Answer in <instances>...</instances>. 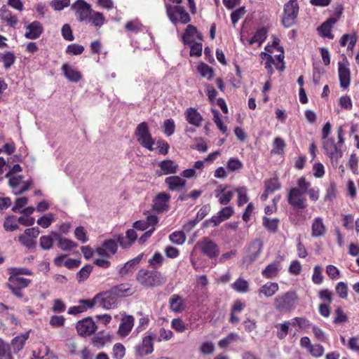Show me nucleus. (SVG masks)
<instances>
[{
  "instance_id": "9b49d317",
  "label": "nucleus",
  "mask_w": 359,
  "mask_h": 359,
  "mask_svg": "<svg viewBox=\"0 0 359 359\" xmlns=\"http://www.w3.org/2000/svg\"><path fill=\"white\" fill-rule=\"evenodd\" d=\"M196 247H198L201 251L210 259H213L219 255L218 245L209 237H204L198 241Z\"/></svg>"
},
{
  "instance_id": "6ab92c4d",
  "label": "nucleus",
  "mask_w": 359,
  "mask_h": 359,
  "mask_svg": "<svg viewBox=\"0 0 359 359\" xmlns=\"http://www.w3.org/2000/svg\"><path fill=\"white\" fill-rule=\"evenodd\" d=\"M186 121L191 125L200 127L202 124L203 116L196 108H187L184 112Z\"/></svg>"
},
{
  "instance_id": "680f3d73",
  "label": "nucleus",
  "mask_w": 359,
  "mask_h": 359,
  "mask_svg": "<svg viewBox=\"0 0 359 359\" xmlns=\"http://www.w3.org/2000/svg\"><path fill=\"white\" fill-rule=\"evenodd\" d=\"M236 191L238 194V205L241 206L248 201V197L247 196V189L245 187H239L236 189Z\"/></svg>"
},
{
  "instance_id": "2eb2a0df",
  "label": "nucleus",
  "mask_w": 359,
  "mask_h": 359,
  "mask_svg": "<svg viewBox=\"0 0 359 359\" xmlns=\"http://www.w3.org/2000/svg\"><path fill=\"white\" fill-rule=\"evenodd\" d=\"M117 249V241L114 239H108L96 249L95 252L102 257H110L116 252Z\"/></svg>"
},
{
  "instance_id": "20e7f679",
  "label": "nucleus",
  "mask_w": 359,
  "mask_h": 359,
  "mask_svg": "<svg viewBox=\"0 0 359 359\" xmlns=\"http://www.w3.org/2000/svg\"><path fill=\"white\" fill-rule=\"evenodd\" d=\"M323 149L325 154L330 158L332 163L337 165L339 160L344 154V143H340V141L336 142L334 137L324 140L322 142Z\"/></svg>"
},
{
  "instance_id": "f03ea898",
  "label": "nucleus",
  "mask_w": 359,
  "mask_h": 359,
  "mask_svg": "<svg viewBox=\"0 0 359 359\" xmlns=\"http://www.w3.org/2000/svg\"><path fill=\"white\" fill-rule=\"evenodd\" d=\"M137 282L144 288H154L163 285L166 278L157 270L141 269L136 274Z\"/></svg>"
},
{
  "instance_id": "bb28decb",
  "label": "nucleus",
  "mask_w": 359,
  "mask_h": 359,
  "mask_svg": "<svg viewBox=\"0 0 359 359\" xmlns=\"http://www.w3.org/2000/svg\"><path fill=\"white\" fill-rule=\"evenodd\" d=\"M335 23L336 19H327L318 28V31L323 36L332 39L334 35L332 34V28Z\"/></svg>"
},
{
  "instance_id": "79ce46f5",
  "label": "nucleus",
  "mask_w": 359,
  "mask_h": 359,
  "mask_svg": "<svg viewBox=\"0 0 359 359\" xmlns=\"http://www.w3.org/2000/svg\"><path fill=\"white\" fill-rule=\"evenodd\" d=\"M357 38L355 35L346 34L341 36L339 43L341 46H345L347 43H348V49H352L355 44Z\"/></svg>"
},
{
  "instance_id": "6e6d98bb",
  "label": "nucleus",
  "mask_w": 359,
  "mask_h": 359,
  "mask_svg": "<svg viewBox=\"0 0 359 359\" xmlns=\"http://www.w3.org/2000/svg\"><path fill=\"white\" fill-rule=\"evenodd\" d=\"M175 124L172 118L167 119L163 123V132L167 136H171L175 133Z\"/></svg>"
},
{
  "instance_id": "a18cd8bd",
  "label": "nucleus",
  "mask_w": 359,
  "mask_h": 359,
  "mask_svg": "<svg viewBox=\"0 0 359 359\" xmlns=\"http://www.w3.org/2000/svg\"><path fill=\"white\" fill-rule=\"evenodd\" d=\"M164 258L160 252H155L152 257L149 259L148 264L151 266L154 270H156L157 268L161 266L163 264Z\"/></svg>"
},
{
  "instance_id": "4d7b16f0",
  "label": "nucleus",
  "mask_w": 359,
  "mask_h": 359,
  "mask_svg": "<svg viewBox=\"0 0 359 359\" xmlns=\"http://www.w3.org/2000/svg\"><path fill=\"white\" fill-rule=\"evenodd\" d=\"M113 354L116 359H122L126 354V348L121 343H116L113 346Z\"/></svg>"
},
{
  "instance_id": "a878e982",
  "label": "nucleus",
  "mask_w": 359,
  "mask_h": 359,
  "mask_svg": "<svg viewBox=\"0 0 359 359\" xmlns=\"http://www.w3.org/2000/svg\"><path fill=\"white\" fill-rule=\"evenodd\" d=\"M165 182L168 185L169 189L171 191L177 190L184 187L186 184V181L177 175L166 177Z\"/></svg>"
},
{
  "instance_id": "c756f323",
  "label": "nucleus",
  "mask_w": 359,
  "mask_h": 359,
  "mask_svg": "<svg viewBox=\"0 0 359 359\" xmlns=\"http://www.w3.org/2000/svg\"><path fill=\"white\" fill-rule=\"evenodd\" d=\"M109 290L116 298L126 297L132 294L131 287L128 283H122L114 286Z\"/></svg>"
},
{
  "instance_id": "13d9d810",
  "label": "nucleus",
  "mask_w": 359,
  "mask_h": 359,
  "mask_svg": "<svg viewBox=\"0 0 359 359\" xmlns=\"http://www.w3.org/2000/svg\"><path fill=\"white\" fill-rule=\"evenodd\" d=\"M323 269L321 266L317 265L313 269L312 276V280L315 284L320 285L323 283V276L322 275Z\"/></svg>"
},
{
  "instance_id": "58836bf2",
  "label": "nucleus",
  "mask_w": 359,
  "mask_h": 359,
  "mask_svg": "<svg viewBox=\"0 0 359 359\" xmlns=\"http://www.w3.org/2000/svg\"><path fill=\"white\" fill-rule=\"evenodd\" d=\"M57 246L63 251H69L72 249L76 248L78 245L76 243L70 239L62 237V238H60L59 242L57 243Z\"/></svg>"
},
{
  "instance_id": "393cba45",
  "label": "nucleus",
  "mask_w": 359,
  "mask_h": 359,
  "mask_svg": "<svg viewBox=\"0 0 359 359\" xmlns=\"http://www.w3.org/2000/svg\"><path fill=\"white\" fill-rule=\"evenodd\" d=\"M279 290V285L276 283L268 282L262 285L258 290L259 294H263L266 297H273Z\"/></svg>"
},
{
  "instance_id": "0e129e2a",
  "label": "nucleus",
  "mask_w": 359,
  "mask_h": 359,
  "mask_svg": "<svg viewBox=\"0 0 359 359\" xmlns=\"http://www.w3.org/2000/svg\"><path fill=\"white\" fill-rule=\"evenodd\" d=\"M243 168L242 162L235 158H231L227 162V168L231 171H237Z\"/></svg>"
},
{
  "instance_id": "5701e85b",
  "label": "nucleus",
  "mask_w": 359,
  "mask_h": 359,
  "mask_svg": "<svg viewBox=\"0 0 359 359\" xmlns=\"http://www.w3.org/2000/svg\"><path fill=\"white\" fill-rule=\"evenodd\" d=\"M27 32L25 36L29 39H38L43 32L41 24L38 21H34L27 27Z\"/></svg>"
},
{
  "instance_id": "2f4dec72",
  "label": "nucleus",
  "mask_w": 359,
  "mask_h": 359,
  "mask_svg": "<svg viewBox=\"0 0 359 359\" xmlns=\"http://www.w3.org/2000/svg\"><path fill=\"white\" fill-rule=\"evenodd\" d=\"M267 36V29L265 27L259 29L254 36L249 41L250 44L257 43L260 46L262 43L266 40Z\"/></svg>"
},
{
  "instance_id": "4468645a",
  "label": "nucleus",
  "mask_w": 359,
  "mask_h": 359,
  "mask_svg": "<svg viewBox=\"0 0 359 359\" xmlns=\"http://www.w3.org/2000/svg\"><path fill=\"white\" fill-rule=\"evenodd\" d=\"M348 61L346 57H344V62H339L338 63V73L340 87L346 89L347 88L351 83V72L349 68L347 67Z\"/></svg>"
},
{
  "instance_id": "b1692460",
  "label": "nucleus",
  "mask_w": 359,
  "mask_h": 359,
  "mask_svg": "<svg viewBox=\"0 0 359 359\" xmlns=\"http://www.w3.org/2000/svg\"><path fill=\"white\" fill-rule=\"evenodd\" d=\"M134 325V318L132 316H127L121 319L118 333L120 336L124 337L128 335Z\"/></svg>"
},
{
  "instance_id": "09e8293b",
  "label": "nucleus",
  "mask_w": 359,
  "mask_h": 359,
  "mask_svg": "<svg viewBox=\"0 0 359 359\" xmlns=\"http://www.w3.org/2000/svg\"><path fill=\"white\" fill-rule=\"evenodd\" d=\"M198 71L202 76L206 77L208 80L213 77V69L206 64H201L198 67Z\"/></svg>"
},
{
  "instance_id": "052dcab7",
  "label": "nucleus",
  "mask_w": 359,
  "mask_h": 359,
  "mask_svg": "<svg viewBox=\"0 0 359 359\" xmlns=\"http://www.w3.org/2000/svg\"><path fill=\"white\" fill-rule=\"evenodd\" d=\"M53 220V214H47L44 215L37 220V224L42 226L43 228H48L50 226Z\"/></svg>"
},
{
  "instance_id": "6e6552de",
  "label": "nucleus",
  "mask_w": 359,
  "mask_h": 359,
  "mask_svg": "<svg viewBox=\"0 0 359 359\" xmlns=\"http://www.w3.org/2000/svg\"><path fill=\"white\" fill-rule=\"evenodd\" d=\"M299 5L296 0H290L284 6L282 22L285 27L290 28L297 22Z\"/></svg>"
},
{
  "instance_id": "603ef678",
  "label": "nucleus",
  "mask_w": 359,
  "mask_h": 359,
  "mask_svg": "<svg viewBox=\"0 0 359 359\" xmlns=\"http://www.w3.org/2000/svg\"><path fill=\"white\" fill-rule=\"evenodd\" d=\"M8 272L10 276H15L17 277H20V275H27L31 276L32 275V271L27 268H15L11 267L8 269Z\"/></svg>"
},
{
  "instance_id": "cd10ccee",
  "label": "nucleus",
  "mask_w": 359,
  "mask_h": 359,
  "mask_svg": "<svg viewBox=\"0 0 359 359\" xmlns=\"http://www.w3.org/2000/svg\"><path fill=\"white\" fill-rule=\"evenodd\" d=\"M62 70L64 73L65 76L72 82H78L81 79V74L73 69L67 64H64L62 66Z\"/></svg>"
},
{
  "instance_id": "a19ab883",
  "label": "nucleus",
  "mask_w": 359,
  "mask_h": 359,
  "mask_svg": "<svg viewBox=\"0 0 359 359\" xmlns=\"http://www.w3.org/2000/svg\"><path fill=\"white\" fill-rule=\"evenodd\" d=\"M265 189L266 191L273 194L274 191L280 189V184L278 177H273L265 181Z\"/></svg>"
},
{
  "instance_id": "ea45409f",
  "label": "nucleus",
  "mask_w": 359,
  "mask_h": 359,
  "mask_svg": "<svg viewBox=\"0 0 359 359\" xmlns=\"http://www.w3.org/2000/svg\"><path fill=\"white\" fill-rule=\"evenodd\" d=\"M142 25L138 20L128 21L125 25V29L128 32L137 34L142 30Z\"/></svg>"
},
{
  "instance_id": "9d476101",
  "label": "nucleus",
  "mask_w": 359,
  "mask_h": 359,
  "mask_svg": "<svg viewBox=\"0 0 359 359\" xmlns=\"http://www.w3.org/2000/svg\"><path fill=\"white\" fill-rule=\"evenodd\" d=\"M71 8L74 11L76 20L79 22H86L93 11L91 6L84 0H76Z\"/></svg>"
},
{
  "instance_id": "f8f14e48",
  "label": "nucleus",
  "mask_w": 359,
  "mask_h": 359,
  "mask_svg": "<svg viewBox=\"0 0 359 359\" xmlns=\"http://www.w3.org/2000/svg\"><path fill=\"white\" fill-rule=\"evenodd\" d=\"M156 338L154 334L145 336L141 344L135 347V355L138 358L150 355L154 351V340Z\"/></svg>"
},
{
  "instance_id": "7ed1b4c3",
  "label": "nucleus",
  "mask_w": 359,
  "mask_h": 359,
  "mask_svg": "<svg viewBox=\"0 0 359 359\" xmlns=\"http://www.w3.org/2000/svg\"><path fill=\"white\" fill-rule=\"evenodd\" d=\"M299 296L296 291L289 290L276 297L273 302L275 309L281 312L290 313L296 308Z\"/></svg>"
},
{
  "instance_id": "f3484780",
  "label": "nucleus",
  "mask_w": 359,
  "mask_h": 359,
  "mask_svg": "<svg viewBox=\"0 0 359 359\" xmlns=\"http://www.w3.org/2000/svg\"><path fill=\"white\" fill-rule=\"evenodd\" d=\"M137 237L136 231L134 229H129L126 231V236L117 235L116 241L122 248H128L134 243Z\"/></svg>"
},
{
  "instance_id": "de8ad7c7",
  "label": "nucleus",
  "mask_w": 359,
  "mask_h": 359,
  "mask_svg": "<svg viewBox=\"0 0 359 359\" xmlns=\"http://www.w3.org/2000/svg\"><path fill=\"white\" fill-rule=\"evenodd\" d=\"M212 113L214 115V123L222 133H226L227 132V127L222 122L219 112L217 109H212Z\"/></svg>"
},
{
  "instance_id": "39448f33",
  "label": "nucleus",
  "mask_w": 359,
  "mask_h": 359,
  "mask_svg": "<svg viewBox=\"0 0 359 359\" xmlns=\"http://www.w3.org/2000/svg\"><path fill=\"white\" fill-rule=\"evenodd\" d=\"M135 135L137 141L143 147L149 149V151L154 150V140H153L149 131V126L147 122H142L137 125Z\"/></svg>"
},
{
  "instance_id": "dca6fc26",
  "label": "nucleus",
  "mask_w": 359,
  "mask_h": 359,
  "mask_svg": "<svg viewBox=\"0 0 359 359\" xmlns=\"http://www.w3.org/2000/svg\"><path fill=\"white\" fill-rule=\"evenodd\" d=\"M99 300L98 305L105 309H112L117 306V298L111 292L110 290L97 294Z\"/></svg>"
},
{
  "instance_id": "4c0bfd02",
  "label": "nucleus",
  "mask_w": 359,
  "mask_h": 359,
  "mask_svg": "<svg viewBox=\"0 0 359 359\" xmlns=\"http://www.w3.org/2000/svg\"><path fill=\"white\" fill-rule=\"evenodd\" d=\"M28 338L29 332H25L15 337L12 341V345L14 349L18 351L21 350L23 348L25 343Z\"/></svg>"
},
{
  "instance_id": "e433bc0d",
  "label": "nucleus",
  "mask_w": 359,
  "mask_h": 359,
  "mask_svg": "<svg viewBox=\"0 0 359 359\" xmlns=\"http://www.w3.org/2000/svg\"><path fill=\"white\" fill-rule=\"evenodd\" d=\"M232 288L238 292L246 293L249 290V284L246 280L239 278L233 283Z\"/></svg>"
},
{
  "instance_id": "4be33fe9",
  "label": "nucleus",
  "mask_w": 359,
  "mask_h": 359,
  "mask_svg": "<svg viewBox=\"0 0 359 359\" xmlns=\"http://www.w3.org/2000/svg\"><path fill=\"white\" fill-rule=\"evenodd\" d=\"M159 167L161 170L157 172L159 176L162 175L174 174L178 169V165L170 159L161 161L159 163Z\"/></svg>"
},
{
  "instance_id": "3c124183",
  "label": "nucleus",
  "mask_w": 359,
  "mask_h": 359,
  "mask_svg": "<svg viewBox=\"0 0 359 359\" xmlns=\"http://www.w3.org/2000/svg\"><path fill=\"white\" fill-rule=\"evenodd\" d=\"M239 338V336L238 334L235 332H231L229 334L227 335L225 338L221 339L218 345L220 348H224L227 347L233 341L236 340Z\"/></svg>"
},
{
  "instance_id": "7c9ffc66",
  "label": "nucleus",
  "mask_w": 359,
  "mask_h": 359,
  "mask_svg": "<svg viewBox=\"0 0 359 359\" xmlns=\"http://www.w3.org/2000/svg\"><path fill=\"white\" fill-rule=\"evenodd\" d=\"M170 309L176 313H179L184 309V300L178 294H172L169 299Z\"/></svg>"
},
{
  "instance_id": "ddd939ff",
  "label": "nucleus",
  "mask_w": 359,
  "mask_h": 359,
  "mask_svg": "<svg viewBox=\"0 0 359 359\" xmlns=\"http://www.w3.org/2000/svg\"><path fill=\"white\" fill-rule=\"evenodd\" d=\"M96 329L97 326L90 317L85 318L79 320L76 324L77 332L82 337L91 335L96 331Z\"/></svg>"
},
{
  "instance_id": "37998d69",
  "label": "nucleus",
  "mask_w": 359,
  "mask_h": 359,
  "mask_svg": "<svg viewBox=\"0 0 359 359\" xmlns=\"http://www.w3.org/2000/svg\"><path fill=\"white\" fill-rule=\"evenodd\" d=\"M93 269V266L90 264H87L82 267L76 274V278L79 283H82L87 280L89 277Z\"/></svg>"
},
{
  "instance_id": "aec40b11",
  "label": "nucleus",
  "mask_w": 359,
  "mask_h": 359,
  "mask_svg": "<svg viewBox=\"0 0 359 359\" xmlns=\"http://www.w3.org/2000/svg\"><path fill=\"white\" fill-rule=\"evenodd\" d=\"M227 188L226 185L220 184L215 190V196L220 204H228L233 196V193L231 191H226Z\"/></svg>"
},
{
  "instance_id": "69168bd1",
  "label": "nucleus",
  "mask_w": 359,
  "mask_h": 359,
  "mask_svg": "<svg viewBox=\"0 0 359 359\" xmlns=\"http://www.w3.org/2000/svg\"><path fill=\"white\" fill-rule=\"evenodd\" d=\"M75 237L77 240L81 241L82 243H85L88 242V237L86 235L85 229L83 226H79L76 228L74 231Z\"/></svg>"
},
{
  "instance_id": "473e14b6",
  "label": "nucleus",
  "mask_w": 359,
  "mask_h": 359,
  "mask_svg": "<svg viewBox=\"0 0 359 359\" xmlns=\"http://www.w3.org/2000/svg\"><path fill=\"white\" fill-rule=\"evenodd\" d=\"M279 219L277 218L271 219L267 217H263L262 223L264 226L270 232L276 233L278 229Z\"/></svg>"
},
{
  "instance_id": "1a4fd4ad",
  "label": "nucleus",
  "mask_w": 359,
  "mask_h": 359,
  "mask_svg": "<svg viewBox=\"0 0 359 359\" xmlns=\"http://www.w3.org/2000/svg\"><path fill=\"white\" fill-rule=\"evenodd\" d=\"M8 185L15 195H20L27 191L33 184L32 178L24 180L23 175L8 177Z\"/></svg>"
},
{
  "instance_id": "338daca9",
  "label": "nucleus",
  "mask_w": 359,
  "mask_h": 359,
  "mask_svg": "<svg viewBox=\"0 0 359 359\" xmlns=\"http://www.w3.org/2000/svg\"><path fill=\"white\" fill-rule=\"evenodd\" d=\"M308 351L315 358L321 357L325 352L323 346L320 344H312Z\"/></svg>"
},
{
  "instance_id": "c85d7f7f",
  "label": "nucleus",
  "mask_w": 359,
  "mask_h": 359,
  "mask_svg": "<svg viewBox=\"0 0 359 359\" xmlns=\"http://www.w3.org/2000/svg\"><path fill=\"white\" fill-rule=\"evenodd\" d=\"M0 19L6 22L11 27H14L18 22V18L13 15L6 6L0 9Z\"/></svg>"
},
{
  "instance_id": "f704fd0d",
  "label": "nucleus",
  "mask_w": 359,
  "mask_h": 359,
  "mask_svg": "<svg viewBox=\"0 0 359 359\" xmlns=\"http://www.w3.org/2000/svg\"><path fill=\"white\" fill-rule=\"evenodd\" d=\"M104 17L102 13L93 10L89 20H87L86 23L90 22L95 27H100L102 25H104Z\"/></svg>"
},
{
  "instance_id": "bf43d9fd",
  "label": "nucleus",
  "mask_w": 359,
  "mask_h": 359,
  "mask_svg": "<svg viewBox=\"0 0 359 359\" xmlns=\"http://www.w3.org/2000/svg\"><path fill=\"white\" fill-rule=\"evenodd\" d=\"M19 242L29 249L34 248L36 247V241L32 238H29L27 235L21 234L18 237Z\"/></svg>"
},
{
  "instance_id": "412c9836",
  "label": "nucleus",
  "mask_w": 359,
  "mask_h": 359,
  "mask_svg": "<svg viewBox=\"0 0 359 359\" xmlns=\"http://www.w3.org/2000/svg\"><path fill=\"white\" fill-rule=\"evenodd\" d=\"M327 228L322 217H316L311 224V236L313 238H321L325 235Z\"/></svg>"
},
{
  "instance_id": "e2e57ef3",
  "label": "nucleus",
  "mask_w": 359,
  "mask_h": 359,
  "mask_svg": "<svg viewBox=\"0 0 359 359\" xmlns=\"http://www.w3.org/2000/svg\"><path fill=\"white\" fill-rule=\"evenodd\" d=\"M246 11L244 6L235 10L231 14L232 24L235 26L238 21L245 15Z\"/></svg>"
},
{
  "instance_id": "5fc2aeb1",
  "label": "nucleus",
  "mask_w": 359,
  "mask_h": 359,
  "mask_svg": "<svg viewBox=\"0 0 359 359\" xmlns=\"http://www.w3.org/2000/svg\"><path fill=\"white\" fill-rule=\"evenodd\" d=\"M334 313L336 315L333 320L334 324H341L348 321V317L341 307H337Z\"/></svg>"
},
{
  "instance_id": "8fccbe9b",
  "label": "nucleus",
  "mask_w": 359,
  "mask_h": 359,
  "mask_svg": "<svg viewBox=\"0 0 359 359\" xmlns=\"http://www.w3.org/2000/svg\"><path fill=\"white\" fill-rule=\"evenodd\" d=\"M5 69H8L15 62V57L11 52H7L1 55Z\"/></svg>"
},
{
  "instance_id": "a211bd4d",
  "label": "nucleus",
  "mask_w": 359,
  "mask_h": 359,
  "mask_svg": "<svg viewBox=\"0 0 359 359\" xmlns=\"http://www.w3.org/2000/svg\"><path fill=\"white\" fill-rule=\"evenodd\" d=\"M170 196L168 194L161 192L153 201L152 208L157 212H163L168 208V201Z\"/></svg>"
},
{
  "instance_id": "864d4df0",
  "label": "nucleus",
  "mask_w": 359,
  "mask_h": 359,
  "mask_svg": "<svg viewBox=\"0 0 359 359\" xmlns=\"http://www.w3.org/2000/svg\"><path fill=\"white\" fill-rule=\"evenodd\" d=\"M53 244V238L50 236H42L39 239L40 247L44 250H48L52 248Z\"/></svg>"
},
{
  "instance_id": "774afa93",
  "label": "nucleus",
  "mask_w": 359,
  "mask_h": 359,
  "mask_svg": "<svg viewBox=\"0 0 359 359\" xmlns=\"http://www.w3.org/2000/svg\"><path fill=\"white\" fill-rule=\"evenodd\" d=\"M84 50V47L81 45L72 43L67 46L66 52L74 55L81 54Z\"/></svg>"
},
{
  "instance_id": "423d86ee",
  "label": "nucleus",
  "mask_w": 359,
  "mask_h": 359,
  "mask_svg": "<svg viewBox=\"0 0 359 359\" xmlns=\"http://www.w3.org/2000/svg\"><path fill=\"white\" fill-rule=\"evenodd\" d=\"M166 13L169 20L176 25L179 22L182 24H187L190 22L189 14L183 6L165 4Z\"/></svg>"
},
{
  "instance_id": "c03bdc74",
  "label": "nucleus",
  "mask_w": 359,
  "mask_h": 359,
  "mask_svg": "<svg viewBox=\"0 0 359 359\" xmlns=\"http://www.w3.org/2000/svg\"><path fill=\"white\" fill-rule=\"evenodd\" d=\"M278 264L271 263L263 270L262 275L267 278H271L278 274Z\"/></svg>"
},
{
  "instance_id": "c9c22d12",
  "label": "nucleus",
  "mask_w": 359,
  "mask_h": 359,
  "mask_svg": "<svg viewBox=\"0 0 359 359\" xmlns=\"http://www.w3.org/2000/svg\"><path fill=\"white\" fill-rule=\"evenodd\" d=\"M197 34L196 27L194 25H189L185 29V32L182 36V40L184 44L191 45L194 42L193 36Z\"/></svg>"
},
{
  "instance_id": "0eeeda50",
  "label": "nucleus",
  "mask_w": 359,
  "mask_h": 359,
  "mask_svg": "<svg viewBox=\"0 0 359 359\" xmlns=\"http://www.w3.org/2000/svg\"><path fill=\"white\" fill-rule=\"evenodd\" d=\"M31 283L30 279L10 276L6 285L13 295L18 298H22L24 297L22 290L27 288Z\"/></svg>"
},
{
  "instance_id": "f257e3e1",
  "label": "nucleus",
  "mask_w": 359,
  "mask_h": 359,
  "mask_svg": "<svg viewBox=\"0 0 359 359\" xmlns=\"http://www.w3.org/2000/svg\"><path fill=\"white\" fill-rule=\"evenodd\" d=\"M311 187V183L308 182L305 177H301L297 180V186L291 188L287 196V203L294 208L303 210L307 207V201L305 194L308 189Z\"/></svg>"
},
{
  "instance_id": "49530a36",
  "label": "nucleus",
  "mask_w": 359,
  "mask_h": 359,
  "mask_svg": "<svg viewBox=\"0 0 359 359\" xmlns=\"http://www.w3.org/2000/svg\"><path fill=\"white\" fill-rule=\"evenodd\" d=\"M170 241L176 245H182L186 241V236L183 231H175L170 234Z\"/></svg>"
},
{
  "instance_id": "72a5a7b5",
  "label": "nucleus",
  "mask_w": 359,
  "mask_h": 359,
  "mask_svg": "<svg viewBox=\"0 0 359 359\" xmlns=\"http://www.w3.org/2000/svg\"><path fill=\"white\" fill-rule=\"evenodd\" d=\"M290 325H294L290 321H285L283 323H278L275 325L277 328L276 336L279 339H283L288 334L289 327Z\"/></svg>"
}]
</instances>
